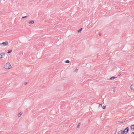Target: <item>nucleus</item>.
Instances as JSON below:
<instances>
[{
  "label": "nucleus",
  "mask_w": 134,
  "mask_h": 134,
  "mask_svg": "<svg viewBox=\"0 0 134 134\" xmlns=\"http://www.w3.org/2000/svg\"><path fill=\"white\" fill-rule=\"evenodd\" d=\"M11 67L10 63L8 62L6 63L4 66V68L7 69H10Z\"/></svg>",
  "instance_id": "nucleus-1"
},
{
  "label": "nucleus",
  "mask_w": 134,
  "mask_h": 134,
  "mask_svg": "<svg viewBox=\"0 0 134 134\" xmlns=\"http://www.w3.org/2000/svg\"><path fill=\"white\" fill-rule=\"evenodd\" d=\"M129 128L128 127H127L124 130H123L124 132L125 133H127L129 131Z\"/></svg>",
  "instance_id": "nucleus-2"
},
{
  "label": "nucleus",
  "mask_w": 134,
  "mask_h": 134,
  "mask_svg": "<svg viewBox=\"0 0 134 134\" xmlns=\"http://www.w3.org/2000/svg\"><path fill=\"white\" fill-rule=\"evenodd\" d=\"M5 54L3 53H1L0 54V58H2L3 57H2L3 56H4L5 55Z\"/></svg>",
  "instance_id": "nucleus-3"
},
{
  "label": "nucleus",
  "mask_w": 134,
  "mask_h": 134,
  "mask_svg": "<svg viewBox=\"0 0 134 134\" xmlns=\"http://www.w3.org/2000/svg\"><path fill=\"white\" fill-rule=\"evenodd\" d=\"M8 44V42L7 41H6L4 42H2V43L1 44H3V45H7Z\"/></svg>",
  "instance_id": "nucleus-4"
},
{
  "label": "nucleus",
  "mask_w": 134,
  "mask_h": 134,
  "mask_svg": "<svg viewBox=\"0 0 134 134\" xmlns=\"http://www.w3.org/2000/svg\"><path fill=\"white\" fill-rule=\"evenodd\" d=\"M125 133L123 131H120L118 133V134H125Z\"/></svg>",
  "instance_id": "nucleus-5"
},
{
  "label": "nucleus",
  "mask_w": 134,
  "mask_h": 134,
  "mask_svg": "<svg viewBox=\"0 0 134 134\" xmlns=\"http://www.w3.org/2000/svg\"><path fill=\"white\" fill-rule=\"evenodd\" d=\"M131 89L132 90H134V85H132L130 86Z\"/></svg>",
  "instance_id": "nucleus-6"
},
{
  "label": "nucleus",
  "mask_w": 134,
  "mask_h": 134,
  "mask_svg": "<svg viewBox=\"0 0 134 134\" xmlns=\"http://www.w3.org/2000/svg\"><path fill=\"white\" fill-rule=\"evenodd\" d=\"M22 112H20L18 114V116L19 117L21 116V115H22Z\"/></svg>",
  "instance_id": "nucleus-7"
},
{
  "label": "nucleus",
  "mask_w": 134,
  "mask_h": 134,
  "mask_svg": "<svg viewBox=\"0 0 134 134\" xmlns=\"http://www.w3.org/2000/svg\"><path fill=\"white\" fill-rule=\"evenodd\" d=\"M130 128L131 130L133 129L134 130V124L131 125L130 126Z\"/></svg>",
  "instance_id": "nucleus-8"
},
{
  "label": "nucleus",
  "mask_w": 134,
  "mask_h": 134,
  "mask_svg": "<svg viewBox=\"0 0 134 134\" xmlns=\"http://www.w3.org/2000/svg\"><path fill=\"white\" fill-rule=\"evenodd\" d=\"M116 78V77H113L111 78H110V79H109V80H113L114 79H115Z\"/></svg>",
  "instance_id": "nucleus-9"
},
{
  "label": "nucleus",
  "mask_w": 134,
  "mask_h": 134,
  "mask_svg": "<svg viewBox=\"0 0 134 134\" xmlns=\"http://www.w3.org/2000/svg\"><path fill=\"white\" fill-rule=\"evenodd\" d=\"M29 23L30 24H33L34 23V21L33 20H32L30 21H29Z\"/></svg>",
  "instance_id": "nucleus-10"
},
{
  "label": "nucleus",
  "mask_w": 134,
  "mask_h": 134,
  "mask_svg": "<svg viewBox=\"0 0 134 134\" xmlns=\"http://www.w3.org/2000/svg\"><path fill=\"white\" fill-rule=\"evenodd\" d=\"M80 124H81L80 123H79L78 124L77 126V128H79V127L80 125Z\"/></svg>",
  "instance_id": "nucleus-11"
},
{
  "label": "nucleus",
  "mask_w": 134,
  "mask_h": 134,
  "mask_svg": "<svg viewBox=\"0 0 134 134\" xmlns=\"http://www.w3.org/2000/svg\"><path fill=\"white\" fill-rule=\"evenodd\" d=\"M65 63H69L70 62V61H69V60H67L66 61H65Z\"/></svg>",
  "instance_id": "nucleus-12"
},
{
  "label": "nucleus",
  "mask_w": 134,
  "mask_h": 134,
  "mask_svg": "<svg viewBox=\"0 0 134 134\" xmlns=\"http://www.w3.org/2000/svg\"><path fill=\"white\" fill-rule=\"evenodd\" d=\"M82 28H81L79 30H78V32H80L82 30Z\"/></svg>",
  "instance_id": "nucleus-13"
},
{
  "label": "nucleus",
  "mask_w": 134,
  "mask_h": 134,
  "mask_svg": "<svg viewBox=\"0 0 134 134\" xmlns=\"http://www.w3.org/2000/svg\"><path fill=\"white\" fill-rule=\"evenodd\" d=\"M12 50H9L8 51V53H10L12 51Z\"/></svg>",
  "instance_id": "nucleus-14"
},
{
  "label": "nucleus",
  "mask_w": 134,
  "mask_h": 134,
  "mask_svg": "<svg viewBox=\"0 0 134 134\" xmlns=\"http://www.w3.org/2000/svg\"><path fill=\"white\" fill-rule=\"evenodd\" d=\"M106 108V106H103L102 107V108L103 109H104L105 108Z\"/></svg>",
  "instance_id": "nucleus-15"
},
{
  "label": "nucleus",
  "mask_w": 134,
  "mask_h": 134,
  "mask_svg": "<svg viewBox=\"0 0 134 134\" xmlns=\"http://www.w3.org/2000/svg\"><path fill=\"white\" fill-rule=\"evenodd\" d=\"M27 17V16H23V17H22V19H24V18Z\"/></svg>",
  "instance_id": "nucleus-16"
},
{
  "label": "nucleus",
  "mask_w": 134,
  "mask_h": 134,
  "mask_svg": "<svg viewBox=\"0 0 134 134\" xmlns=\"http://www.w3.org/2000/svg\"><path fill=\"white\" fill-rule=\"evenodd\" d=\"M78 70V69H76L75 70H74V71H75V72H77Z\"/></svg>",
  "instance_id": "nucleus-17"
},
{
  "label": "nucleus",
  "mask_w": 134,
  "mask_h": 134,
  "mask_svg": "<svg viewBox=\"0 0 134 134\" xmlns=\"http://www.w3.org/2000/svg\"><path fill=\"white\" fill-rule=\"evenodd\" d=\"M102 104H100L99 105V108L100 107H102Z\"/></svg>",
  "instance_id": "nucleus-18"
},
{
  "label": "nucleus",
  "mask_w": 134,
  "mask_h": 134,
  "mask_svg": "<svg viewBox=\"0 0 134 134\" xmlns=\"http://www.w3.org/2000/svg\"><path fill=\"white\" fill-rule=\"evenodd\" d=\"M121 75V73H119V76H120V75Z\"/></svg>",
  "instance_id": "nucleus-19"
},
{
  "label": "nucleus",
  "mask_w": 134,
  "mask_h": 134,
  "mask_svg": "<svg viewBox=\"0 0 134 134\" xmlns=\"http://www.w3.org/2000/svg\"><path fill=\"white\" fill-rule=\"evenodd\" d=\"M99 36H101V34L100 33H99L98 34Z\"/></svg>",
  "instance_id": "nucleus-20"
},
{
  "label": "nucleus",
  "mask_w": 134,
  "mask_h": 134,
  "mask_svg": "<svg viewBox=\"0 0 134 134\" xmlns=\"http://www.w3.org/2000/svg\"><path fill=\"white\" fill-rule=\"evenodd\" d=\"M131 134H134V132H132Z\"/></svg>",
  "instance_id": "nucleus-21"
},
{
  "label": "nucleus",
  "mask_w": 134,
  "mask_h": 134,
  "mask_svg": "<svg viewBox=\"0 0 134 134\" xmlns=\"http://www.w3.org/2000/svg\"><path fill=\"white\" fill-rule=\"evenodd\" d=\"M25 14H26V13H24V14H23V15H25Z\"/></svg>",
  "instance_id": "nucleus-22"
},
{
  "label": "nucleus",
  "mask_w": 134,
  "mask_h": 134,
  "mask_svg": "<svg viewBox=\"0 0 134 134\" xmlns=\"http://www.w3.org/2000/svg\"><path fill=\"white\" fill-rule=\"evenodd\" d=\"M27 83H25V85H26V84H27Z\"/></svg>",
  "instance_id": "nucleus-23"
},
{
  "label": "nucleus",
  "mask_w": 134,
  "mask_h": 134,
  "mask_svg": "<svg viewBox=\"0 0 134 134\" xmlns=\"http://www.w3.org/2000/svg\"><path fill=\"white\" fill-rule=\"evenodd\" d=\"M115 88H114V87H113V89L114 90H115Z\"/></svg>",
  "instance_id": "nucleus-24"
}]
</instances>
